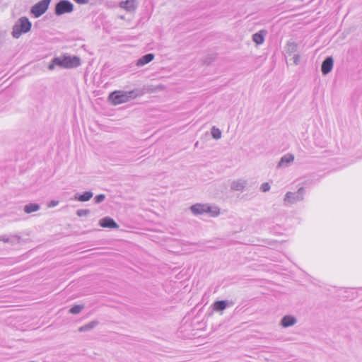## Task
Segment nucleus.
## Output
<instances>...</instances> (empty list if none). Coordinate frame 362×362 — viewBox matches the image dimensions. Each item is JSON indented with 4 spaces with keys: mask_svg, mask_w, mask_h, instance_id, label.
<instances>
[{
    "mask_svg": "<svg viewBox=\"0 0 362 362\" xmlns=\"http://www.w3.org/2000/svg\"><path fill=\"white\" fill-rule=\"evenodd\" d=\"M81 65V59L76 55H71L68 53H64L60 56L54 57L49 62L47 69L49 71L54 69L56 66L61 69H71Z\"/></svg>",
    "mask_w": 362,
    "mask_h": 362,
    "instance_id": "obj_1",
    "label": "nucleus"
},
{
    "mask_svg": "<svg viewBox=\"0 0 362 362\" xmlns=\"http://www.w3.org/2000/svg\"><path fill=\"white\" fill-rule=\"evenodd\" d=\"M191 212L196 216L209 214L211 217H216L220 214V209L217 206H211L209 204L197 203L189 208Z\"/></svg>",
    "mask_w": 362,
    "mask_h": 362,
    "instance_id": "obj_2",
    "label": "nucleus"
},
{
    "mask_svg": "<svg viewBox=\"0 0 362 362\" xmlns=\"http://www.w3.org/2000/svg\"><path fill=\"white\" fill-rule=\"evenodd\" d=\"M31 28V23L26 17L20 18L13 27L12 35L18 38L22 33L28 32Z\"/></svg>",
    "mask_w": 362,
    "mask_h": 362,
    "instance_id": "obj_3",
    "label": "nucleus"
},
{
    "mask_svg": "<svg viewBox=\"0 0 362 362\" xmlns=\"http://www.w3.org/2000/svg\"><path fill=\"white\" fill-rule=\"evenodd\" d=\"M154 91L155 88L153 85H144L141 88H136L129 91L126 90V98H127V102H129L131 100L141 97L146 93H153Z\"/></svg>",
    "mask_w": 362,
    "mask_h": 362,
    "instance_id": "obj_4",
    "label": "nucleus"
},
{
    "mask_svg": "<svg viewBox=\"0 0 362 362\" xmlns=\"http://www.w3.org/2000/svg\"><path fill=\"white\" fill-rule=\"evenodd\" d=\"M126 97V90H114L109 93L107 101L113 105H117L127 103V98Z\"/></svg>",
    "mask_w": 362,
    "mask_h": 362,
    "instance_id": "obj_5",
    "label": "nucleus"
},
{
    "mask_svg": "<svg viewBox=\"0 0 362 362\" xmlns=\"http://www.w3.org/2000/svg\"><path fill=\"white\" fill-rule=\"evenodd\" d=\"M305 193V187H300L296 192H288L285 194L284 200L286 203L294 204L297 202L302 201Z\"/></svg>",
    "mask_w": 362,
    "mask_h": 362,
    "instance_id": "obj_6",
    "label": "nucleus"
},
{
    "mask_svg": "<svg viewBox=\"0 0 362 362\" xmlns=\"http://www.w3.org/2000/svg\"><path fill=\"white\" fill-rule=\"evenodd\" d=\"M74 5L68 0H60L55 6L54 13L57 16L71 13Z\"/></svg>",
    "mask_w": 362,
    "mask_h": 362,
    "instance_id": "obj_7",
    "label": "nucleus"
},
{
    "mask_svg": "<svg viewBox=\"0 0 362 362\" xmlns=\"http://www.w3.org/2000/svg\"><path fill=\"white\" fill-rule=\"evenodd\" d=\"M50 2L51 0H42L39 1L31 8V13L33 14L35 18L40 17L46 12Z\"/></svg>",
    "mask_w": 362,
    "mask_h": 362,
    "instance_id": "obj_8",
    "label": "nucleus"
},
{
    "mask_svg": "<svg viewBox=\"0 0 362 362\" xmlns=\"http://www.w3.org/2000/svg\"><path fill=\"white\" fill-rule=\"evenodd\" d=\"M234 304L235 303L233 300H220L214 301L211 307L214 311L222 312L227 308L232 307Z\"/></svg>",
    "mask_w": 362,
    "mask_h": 362,
    "instance_id": "obj_9",
    "label": "nucleus"
},
{
    "mask_svg": "<svg viewBox=\"0 0 362 362\" xmlns=\"http://www.w3.org/2000/svg\"><path fill=\"white\" fill-rule=\"evenodd\" d=\"M334 66V59L332 56L327 57L321 64V71L323 75L329 74Z\"/></svg>",
    "mask_w": 362,
    "mask_h": 362,
    "instance_id": "obj_10",
    "label": "nucleus"
},
{
    "mask_svg": "<svg viewBox=\"0 0 362 362\" xmlns=\"http://www.w3.org/2000/svg\"><path fill=\"white\" fill-rule=\"evenodd\" d=\"M98 224L102 228L110 229H117L119 227L117 222L110 216H105L100 219Z\"/></svg>",
    "mask_w": 362,
    "mask_h": 362,
    "instance_id": "obj_11",
    "label": "nucleus"
},
{
    "mask_svg": "<svg viewBox=\"0 0 362 362\" xmlns=\"http://www.w3.org/2000/svg\"><path fill=\"white\" fill-rule=\"evenodd\" d=\"M119 6L128 12H133L137 8L138 3L136 0H126L121 1Z\"/></svg>",
    "mask_w": 362,
    "mask_h": 362,
    "instance_id": "obj_12",
    "label": "nucleus"
},
{
    "mask_svg": "<svg viewBox=\"0 0 362 362\" xmlns=\"http://www.w3.org/2000/svg\"><path fill=\"white\" fill-rule=\"evenodd\" d=\"M155 58V54L153 53H148L143 56H141L140 58H139L135 62V66L138 67H141L145 66L146 64L150 63L152 62Z\"/></svg>",
    "mask_w": 362,
    "mask_h": 362,
    "instance_id": "obj_13",
    "label": "nucleus"
},
{
    "mask_svg": "<svg viewBox=\"0 0 362 362\" xmlns=\"http://www.w3.org/2000/svg\"><path fill=\"white\" fill-rule=\"evenodd\" d=\"M296 322L297 319L295 316L286 315L281 319L280 325L284 328H287L293 326Z\"/></svg>",
    "mask_w": 362,
    "mask_h": 362,
    "instance_id": "obj_14",
    "label": "nucleus"
},
{
    "mask_svg": "<svg viewBox=\"0 0 362 362\" xmlns=\"http://www.w3.org/2000/svg\"><path fill=\"white\" fill-rule=\"evenodd\" d=\"M93 196L91 191H85L82 193H76L74 194V199L81 202L89 201Z\"/></svg>",
    "mask_w": 362,
    "mask_h": 362,
    "instance_id": "obj_15",
    "label": "nucleus"
},
{
    "mask_svg": "<svg viewBox=\"0 0 362 362\" xmlns=\"http://www.w3.org/2000/svg\"><path fill=\"white\" fill-rule=\"evenodd\" d=\"M293 160V155L291 153H287L281 158L278 163V167L287 166L288 164L292 163Z\"/></svg>",
    "mask_w": 362,
    "mask_h": 362,
    "instance_id": "obj_16",
    "label": "nucleus"
},
{
    "mask_svg": "<svg viewBox=\"0 0 362 362\" xmlns=\"http://www.w3.org/2000/svg\"><path fill=\"white\" fill-rule=\"evenodd\" d=\"M267 34V31L262 30L258 33H255L252 35V40L257 45H260L264 42V37Z\"/></svg>",
    "mask_w": 362,
    "mask_h": 362,
    "instance_id": "obj_17",
    "label": "nucleus"
},
{
    "mask_svg": "<svg viewBox=\"0 0 362 362\" xmlns=\"http://www.w3.org/2000/svg\"><path fill=\"white\" fill-rule=\"evenodd\" d=\"M40 209V206L37 203H29L24 206L23 211L26 214H31L37 211Z\"/></svg>",
    "mask_w": 362,
    "mask_h": 362,
    "instance_id": "obj_18",
    "label": "nucleus"
},
{
    "mask_svg": "<svg viewBox=\"0 0 362 362\" xmlns=\"http://www.w3.org/2000/svg\"><path fill=\"white\" fill-rule=\"evenodd\" d=\"M98 324H99V322L98 320L90 321L88 323L78 328V331L80 332L89 331V330L95 328Z\"/></svg>",
    "mask_w": 362,
    "mask_h": 362,
    "instance_id": "obj_19",
    "label": "nucleus"
},
{
    "mask_svg": "<svg viewBox=\"0 0 362 362\" xmlns=\"http://www.w3.org/2000/svg\"><path fill=\"white\" fill-rule=\"evenodd\" d=\"M245 182L243 180L233 181L231 184V189L235 191H243L245 187Z\"/></svg>",
    "mask_w": 362,
    "mask_h": 362,
    "instance_id": "obj_20",
    "label": "nucleus"
},
{
    "mask_svg": "<svg viewBox=\"0 0 362 362\" xmlns=\"http://www.w3.org/2000/svg\"><path fill=\"white\" fill-rule=\"evenodd\" d=\"M84 308V305H73L69 310V313L73 315H77L81 312V310Z\"/></svg>",
    "mask_w": 362,
    "mask_h": 362,
    "instance_id": "obj_21",
    "label": "nucleus"
},
{
    "mask_svg": "<svg viewBox=\"0 0 362 362\" xmlns=\"http://www.w3.org/2000/svg\"><path fill=\"white\" fill-rule=\"evenodd\" d=\"M211 134L213 139L218 140V139H221L222 133H221V131L218 128L214 126L211 129Z\"/></svg>",
    "mask_w": 362,
    "mask_h": 362,
    "instance_id": "obj_22",
    "label": "nucleus"
},
{
    "mask_svg": "<svg viewBox=\"0 0 362 362\" xmlns=\"http://www.w3.org/2000/svg\"><path fill=\"white\" fill-rule=\"evenodd\" d=\"M9 244L13 245L20 243L21 241V236L19 235H8Z\"/></svg>",
    "mask_w": 362,
    "mask_h": 362,
    "instance_id": "obj_23",
    "label": "nucleus"
},
{
    "mask_svg": "<svg viewBox=\"0 0 362 362\" xmlns=\"http://www.w3.org/2000/svg\"><path fill=\"white\" fill-rule=\"evenodd\" d=\"M105 197L106 196L104 194H98L94 197V202L95 204H100L105 199Z\"/></svg>",
    "mask_w": 362,
    "mask_h": 362,
    "instance_id": "obj_24",
    "label": "nucleus"
},
{
    "mask_svg": "<svg viewBox=\"0 0 362 362\" xmlns=\"http://www.w3.org/2000/svg\"><path fill=\"white\" fill-rule=\"evenodd\" d=\"M90 213V211L89 209H78L76 211V214L79 217L87 216Z\"/></svg>",
    "mask_w": 362,
    "mask_h": 362,
    "instance_id": "obj_25",
    "label": "nucleus"
},
{
    "mask_svg": "<svg viewBox=\"0 0 362 362\" xmlns=\"http://www.w3.org/2000/svg\"><path fill=\"white\" fill-rule=\"evenodd\" d=\"M260 189L264 192H266L267 191H269L270 189V185L269 182H264L261 185V187H260Z\"/></svg>",
    "mask_w": 362,
    "mask_h": 362,
    "instance_id": "obj_26",
    "label": "nucleus"
},
{
    "mask_svg": "<svg viewBox=\"0 0 362 362\" xmlns=\"http://www.w3.org/2000/svg\"><path fill=\"white\" fill-rule=\"evenodd\" d=\"M289 61H293V64L298 65L300 61L299 54H294L291 59H289Z\"/></svg>",
    "mask_w": 362,
    "mask_h": 362,
    "instance_id": "obj_27",
    "label": "nucleus"
},
{
    "mask_svg": "<svg viewBox=\"0 0 362 362\" xmlns=\"http://www.w3.org/2000/svg\"><path fill=\"white\" fill-rule=\"evenodd\" d=\"M0 241L6 243H9L8 235H0Z\"/></svg>",
    "mask_w": 362,
    "mask_h": 362,
    "instance_id": "obj_28",
    "label": "nucleus"
},
{
    "mask_svg": "<svg viewBox=\"0 0 362 362\" xmlns=\"http://www.w3.org/2000/svg\"><path fill=\"white\" fill-rule=\"evenodd\" d=\"M59 204V201H57V200H52L49 202V203L48 204V206L49 207H54L56 206L57 205H58Z\"/></svg>",
    "mask_w": 362,
    "mask_h": 362,
    "instance_id": "obj_29",
    "label": "nucleus"
},
{
    "mask_svg": "<svg viewBox=\"0 0 362 362\" xmlns=\"http://www.w3.org/2000/svg\"><path fill=\"white\" fill-rule=\"evenodd\" d=\"M74 1L78 4H87L89 1V0H74Z\"/></svg>",
    "mask_w": 362,
    "mask_h": 362,
    "instance_id": "obj_30",
    "label": "nucleus"
},
{
    "mask_svg": "<svg viewBox=\"0 0 362 362\" xmlns=\"http://www.w3.org/2000/svg\"><path fill=\"white\" fill-rule=\"evenodd\" d=\"M288 48H290V47H288ZM296 48H297V47L292 46V47H291V50H290V49H288V50H289L290 53L294 52L296 51ZM289 55H291V54H289Z\"/></svg>",
    "mask_w": 362,
    "mask_h": 362,
    "instance_id": "obj_31",
    "label": "nucleus"
},
{
    "mask_svg": "<svg viewBox=\"0 0 362 362\" xmlns=\"http://www.w3.org/2000/svg\"><path fill=\"white\" fill-rule=\"evenodd\" d=\"M204 62L206 63V64H209L210 63V62H207V60H206Z\"/></svg>",
    "mask_w": 362,
    "mask_h": 362,
    "instance_id": "obj_32",
    "label": "nucleus"
}]
</instances>
